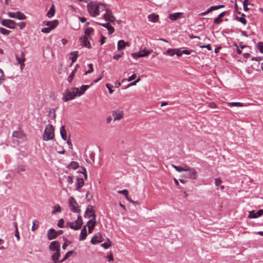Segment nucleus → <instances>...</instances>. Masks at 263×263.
Returning <instances> with one entry per match:
<instances>
[{
    "label": "nucleus",
    "mask_w": 263,
    "mask_h": 263,
    "mask_svg": "<svg viewBox=\"0 0 263 263\" xmlns=\"http://www.w3.org/2000/svg\"><path fill=\"white\" fill-rule=\"evenodd\" d=\"M171 166L179 173L185 172V174L184 176L185 178L191 180H196L197 179L198 176L197 171L194 168L191 167L185 163H183L180 165L172 164Z\"/></svg>",
    "instance_id": "f257e3e1"
},
{
    "label": "nucleus",
    "mask_w": 263,
    "mask_h": 263,
    "mask_svg": "<svg viewBox=\"0 0 263 263\" xmlns=\"http://www.w3.org/2000/svg\"><path fill=\"white\" fill-rule=\"evenodd\" d=\"M106 4L91 1L87 5V8L90 16L96 17L100 15L101 11H104Z\"/></svg>",
    "instance_id": "f03ea898"
},
{
    "label": "nucleus",
    "mask_w": 263,
    "mask_h": 263,
    "mask_svg": "<svg viewBox=\"0 0 263 263\" xmlns=\"http://www.w3.org/2000/svg\"><path fill=\"white\" fill-rule=\"evenodd\" d=\"M94 34V30L91 27H87L84 30V35L80 38L81 46L90 48L91 44L89 40H91L92 36Z\"/></svg>",
    "instance_id": "7ed1b4c3"
},
{
    "label": "nucleus",
    "mask_w": 263,
    "mask_h": 263,
    "mask_svg": "<svg viewBox=\"0 0 263 263\" xmlns=\"http://www.w3.org/2000/svg\"><path fill=\"white\" fill-rule=\"evenodd\" d=\"M78 88L77 87L67 89L63 95L62 100L64 102L74 99L77 95Z\"/></svg>",
    "instance_id": "20e7f679"
},
{
    "label": "nucleus",
    "mask_w": 263,
    "mask_h": 263,
    "mask_svg": "<svg viewBox=\"0 0 263 263\" xmlns=\"http://www.w3.org/2000/svg\"><path fill=\"white\" fill-rule=\"evenodd\" d=\"M54 130L53 126L51 124L47 125L44 131L43 139L47 141L54 139Z\"/></svg>",
    "instance_id": "39448f33"
},
{
    "label": "nucleus",
    "mask_w": 263,
    "mask_h": 263,
    "mask_svg": "<svg viewBox=\"0 0 263 263\" xmlns=\"http://www.w3.org/2000/svg\"><path fill=\"white\" fill-rule=\"evenodd\" d=\"M83 224V220L81 216H78L77 220L74 222H68L67 224L71 229L74 230L80 229Z\"/></svg>",
    "instance_id": "423d86ee"
},
{
    "label": "nucleus",
    "mask_w": 263,
    "mask_h": 263,
    "mask_svg": "<svg viewBox=\"0 0 263 263\" xmlns=\"http://www.w3.org/2000/svg\"><path fill=\"white\" fill-rule=\"evenodd\" d=\"M104 11H105V12L103 15V17L105 21L111 22L115 21V17L113 15L111 10L108 8L107 4L105 7Z\"/></svg>",
    "instance_id": "0eeeda50"
},
{
    "label": "nucleus",
    "mask_w": 263,
    "mask_h": 263,
    "mask_svg": "<svg viewBox=\"0 0 263 263\" xmlns=\"http://www.w3.org/2000/svg\"><path fill=\"white\" fill-rule=\"evenodd\" d=\"M68 204L70 209L73 212L78 213L80 211L78 204L75 199L71 197L68 200Z\"/></svg>",
    "instance_id": "6e6552de"
},
{
    "label": "nucleus",
    "mask_w": 263,
    "mask_h": 263,
    "mask_svg": "<svg viewBox=\"0 0 263 263\" xmlns=\"http://www.w3.org/2000/svg\"><path fill=\"white\" fill-rule=\"evenodd\" d=\"M1 24L3 26L11 29H14L15 28V24L16 23L12 20L10 19H3L1 21Z\"/></svg>",
    "instance_id": "1a4fd4ad"
},
{
    "label": "nucleus",
    "mask_w": 263,
    "mask_h": 263,
    "mask_svg": "<svg viewBox=\"0 0 263 263\" xmlns=\"http://www.w3.org/2000/svg\"><path fill=\"white\" fill-rule=\"evenodd\" d=\"M85 217L88 218H95L96 219V215L95 212L92 209V206H89L86 211Z\"/></svg>",
    "instance_id": "9d476101"
},
{
    "label": "nucleus",
    "mask_w": 263,
    "mask_h": 263,
    "mask_svg": "<svg viewBox=\"0 0 263 263\" xmlns=\"http://www.w3.org/2000/svg\"><path fill=\"white\" fill-rule=\"evenodd\" d=\"M49 248L51 251L54 252H60V244L58 241H52L49 245Z\"/></svg>",
    "instance_id": "9b49d317"
},
{
    "label": "nucleus",
    "mask_w": 263,
    "mask_h": 263,
    "mask_svg": "<svg viewBox=\"0 0 263 263\" xmlns=\"http://www.w3.org/2000/svg\"><path fill=\"white\" fill-rule=\"evenodd\" d=\"M44 24L45 26L53 30L58 26L59 21L57 20H54L52 21H45L44 22Z\"/></svg>",
    "instance_id": "f8f14e48"
},
{
    "label": "nucleus",
    "mask_w": 263,
    "mask_h": 263,
    "mask_svg": "<svg viewBox=\"0 0 263 263\" xmlns=\"http://www.w3.org/2000/svg\"><path fill=\"white\" fill-rule=\"evenodd\" d=\"M12 136L14 138H16L19 141L24 140L25 139V135L22 131H15L13 133Z\"/></svg>",
    "instance_id": "ddd939ff"
},
{
    "label": "nucleus",
    "mask_w": 263,
    "mask_h": 263,
    "mask_svg": "<svg viewBox=\"0 0 263 263\" xmlns=\"http://www.w3.org/2000/svg\"><path fill=\"white\" fill-rule=\"evenodd\" d=\"M123 111L121 110H115L112 112V116L114 117V121L121 120L123 118Z\"/></svg>",
    "instance_id": "4468645a"
},
{
    "label": "nucleus",
    "mask_w": 263,
    "mask_h": 263,
    "mask_svg": "<svg viewBox=\"0 0 263 263\" xmlns=\"http://www.w3.org/2000/svg\"><path fill=\"white\" fill-rule=\"evenodd\" d=\"M96 219H95V218H91L87 223V226L88 228V232L89 233H91L93 229H94V227H95L96 226Z\"/></svg>",
    "instance_id": "2eb2a0df"
},
{
    "label": "nucleus",
    "mask_w": 263,
    "mask_h": 263,
    "mask_svg": "<svg viewBox=\"0 0 263 263\" xmlns=\"http://www.w3.org/2000/svg\"><path fill=\"white\" fill-rule=\"evenodd\" d=\"M48 238L49 240L55 239L58 236V233L53 229H50L48 232Z\"/></svg>",
    "instance_id": "dca6fc26"
},
{
    "label": "nucleus",
    "mask_w": 263,
    "mask_h": 263,
    "mask_svg": "<svg viewBox=\"0 0 263 263\" xmlns=\"http://www.w3.org/2000/svg\"><path fill=\"white\" fill-rule=\"evenodd\" d=\"M102 237L100 233L95 235L91 239V243L96 245L102 241Z\"/></svg>",
    "instance_id": "f3484780"
},
{
    "label": "nucleus",
    "mask_w": 263,
    "mask_h": 263,
    "mask_svg": "<svg viewBox=\"0 0 263 263\" xmlns=\"http://www.w3.org/2000/svg\"><path fill=\"white\" fill-rule=\"evenodd\" d=\"M126 46H129L128 42H125L124 40H119L118 42L117 49L118 51L124 49Z\"/></svg>",
    "instance_id": "a211bd4d"
},
{
    "label": "nucleus",
    "mask_w": 263,
    "mask_h": 263,
    "mask_svg": "<svg viewBox=\"0 0 263 263\" xmlns=\"http://www.w3.org/2000/svg\"><path fill=\"white\" fill-rule=\"evenodd\" d=\"M182 14L183 13L181 12L171 13L168 15V17L172 21H175L179 18H181Z\"/></svg>",
    "instance_id": "6ab92c4d"
},
{
    "label": "nucleus",
    "mask_w": 263,
    "mask_h": 263,
    "mask_svg": "<svg viewBox=\"0 0 263 263\" xmlns=\"http://www.w3.org/2000/svg\"><path fill=\"white\" fill-rule=\"evenodd\" d=\"M99 25L106 28L109 34H112L115 31L114 28L112 27L108 23L99 24Z\"/></svg>",
    "instance_id": "aec40b11"
},
{
    "label": "nucleus",
    "mask_w": 263,
    "mask_h": 263,
    "mask_svg": "<svg viewBox=\"0 0 263 263\" xmlns=\"http://www.w3.org/2000/svg\"><path fill=\"white\" fill-rule=\"evenodd\" d=\"M87 236V230H86V226H85L82 229L80 235V240L82 241L84 240Z\"/></svg>",
    "instance_id": "412c9836"
},
{
    "label": "nucleus",
    "mask_w": 263,
    "mask_h": 263,
    "mask_svg": "<svg viewBox=\"0 0 263 263\" xmlns=\"http://www.w3.org/2000/svg\"><path fill=\"white\" fill-rule=\"evenodd\" d=\"M88 88H89V85H87L81 86V87L80 88V89L78 88L77 95H78V96H82L85 92V91L87 90V89Z\"/></svg>",
    "instance_id": "4be33fe9"
},
{
    "label": "nucleus",
    "mask_w": 263,
    "mask_h": 263,
    "mask_svg": "<svg viewBox=\"0 0 263 263\" xmlns=\"http://www.w3.org/2000/svg\"><path fill=\"white\" fill-rule=\"evenodd\" d=\"M148 18L149 21L153 23H156L159 20V15L153 13L148 15Z\"/></svg>",
    "instance_id": "5701e85b"
},
{
    "label": "nucleus",
    "mask_w": 263,
    "mask_h": 263,
    "mask_svg": "<svg viewBox=\"0 0 263 263\" xmlns=\"http://www.w3.org/2000/svg\"><path fill=\"white\" fill-rule=\"evenodd\" d=\"M228 105L229 107H233V106H236V107H243V106H247V105L246 104H243L241 102H229L228 103Z\"/></svg>",
    "instance_id": "b1692460"
},
{
    "label": "nucleus",
    "mask_w": 263,
    "mask_h": 263,
    "mask_svg": "<svg viewBox=\"0 0 263 263\" xmlns=\"http://www.w3.org/2000/svg\"><path fill=\"white\" fill-rule=\"evenodd\" d=\"M79 166V163L76 161H72L70 162V163L68 165V168L69 169H72V170H76L77 169Z\"/></svg>",
    "instance_id": "393cba45"
},
{
    "label": "nucleus",
    "mask_w": 263,
    "mask_h": 263,
    "mask_svg": "<svg viewBox=\"0 0 263 263\" xmlns=\"http://www.w3.org/2000/svg\"><path fill=\"white\" fill-rule=\"evenodd\" d=\"M55 14V7L53 4L51 6L50 9L47 13V16L49 17H52Z\"/></svg>",
    "instance_id": "a878e982"
},
{
    "label": "nucleus",
    "mask_w": 263,
    "mask_h": 263,
    "mask_svg": "<svg viewBox=\"0 0 263 263\" xmlns=\"http://www.w3.org/2000/svg\"><path fill=\"white\" fill-rule=\"evenodd\" d=\"M70 59L71 60L72 63H73L75 62L77 59L78 56V51H74L71 52L70 53Z\"/></svg>",
    "instance_id": "bb28decb"
},
{
    "label": "nucleus",
    "mask_w": 263,
    "mask_h": 263,
    "mask_svg": "<svg viewBox=\"0 0 263 263\" xmlns=\"http://www.w3.org/2000/svg\"><path fill=\"white\" fill-rule=\"evenodd\" d=\"M60 134L62 138V139L64 140H67V136H66V131L65 130V127L64 126H62L60 128Z\"/></svg>",
    "instance_id": "cd10ccee"
},
{
    "label": "nucleus",
    "mask_w": 263,
    "mask_h": 263,
    "mask_svg": "<svg viewBox=\"0 0 263 263\" xmlns=\"http://www.w3.org/2000/svg\"><path fill=\"white\" fill-rule=\"evenodd\" d=\"M16 59L18 64L24 63V62L25 61V59L23 52H21L20 57H18V56L16 55Z\"/></svg>",
    "instance_id": "c85d7f7f"
},
{
    "label": "nucleus",
    "mask_w": 263,
    "mask_h": 263,
    "mask_svg": "<svg viewBox=\"0 0 263 263\" xmlns=\"http://www.w3.org/2000/svg\"><path fill=\"white\" fill-rule=\"evenodd\" d=\"M60 256V252H55V253L52 255V259L54 263H58V260Z\"/></svg>",
    "instance_id": "c756f323"
},
{
    "label": "nucleus",
    "mask_w": 263,
    "mask_h": 263,
    "mask_svg": "<svg viewBox=\"0 0 263 263\" xmlns=\"http://www.w3.org/2000/svg\"><path fill=\"white\" fill-rule=\"evenodd\" d=\"M16 18L20 20H23L26 18V16L24 13L18 11L16 12Z\"/></svg>",
    "instance_id": "7c9ffc66"
},
{
    "label": "nucleus",
    "mask_w": 263,
    "mask_h": 263,
    "mask_svg": "<svg viewBox=\"0 0 263 263\" xmlns=\"http://www.w3.org/2000/svg\"><path fill=\"white\" fill-rule=\"evenodd\" d=\"M61 212V207L60 205L57 204L54 206L53 210L52 212L53 214H56L57 213H60Z\"/></svg>",
    "instance_id": "2f4dec72"
},
{
    "label": "nucleus",
    "mask_w": 263,
    "mask_h": 263,
    "mask_svg": "<svg viewBox=\"0 0 263 263\" xmlns=\"http://www.w3.org/2000/svg\"><path fill=\"white\" fill-rule=\"evenodd\" d=\"M11 33V31L7 30L3 27H0V33L4 35H8Z\"/></svg>",
    "instance_id": "473e14b6"
},
{
    "label": "nucleus",
    "mask_w": 263,
    "mask_h": 263,
    "mask_svg": "<svg viewBox=\"0 0 263 263\" xmlns=\"http://www.w3.org/2000/svg\"><path fill=\"white\" fill-rule=\"evenodd\" d=\"M76 68H74V69L71 72L70 74L68 76V77L67 78V80L69 83L71 82V81L73 78V77L74 76V74L76 73Z\"/></svg>",
    "instance_id": "72a5a7b5"
},
{
    "label": "nucleus",
    "mask_w": 263,
    "mask_h": 263,
    "mask_svg": "<svg viewBox=\"0 0 263 263\" xmlns=\"http://www.w3.org/2000/svg\"><path fill=\"white\" fill-rule=\"evenodd\" d=\"M151 51L147 50L146 49V48H144L143 50L140 51L141 55H143L142 56V57H144L148 55L149 53H151Z\"/></svg>",
    "instance_id": "f704fd0d"
},
{
    "label": "nucleus",
    "mask_w": 263,
    "mask_h": 263,
    "mask_svg": "<svg viewBox=\"0 0 263 263\" xmlns=\"http://www.w3.org/2000/svg\"><path fill=\"white\" fill-rule=\"evenodd\" d=\"M39 221L37 220H35L32 222V226L31 228L32 231H35L38 228Z\"/></svg>",
    "instance_id": "c9c22d12"
},
{
    "label": "nucleus",
    "mask_w": 263,
    "mask_h": 263,
    "mask_svg": "<svg viewBox=\"0 0 263 263\" xmlns=\"http://www.w3.org/2000/svg\"><path fill=\"white\" fill-rule=\"evenodd\" d=\"M73 253V251H69L68 252H67L65 256L64 257V258L61 260V262H64V261H65L66 259H67L69 256Z\"/></svg>",
    "instance_id": "e433bc0d"
},
{
    "label": "nucleus",
    "mask_w": 263,
    "mask_h": 263,
    "mask_svg": "<svg viewBox=\"0 0 263 263\" xmlns=\"http://www.w3.org/2000/svg\"><path fill=\"white\" fill-rule=\"evenodd\" d=\"M5 80V76L3 71L0 68V85Z\"/></svg>",
    "instance_id": "4c0bfd02"
},
{
    "label": "nucleus",
    "mask_w": 263,
    "mask_h": 263,
    "mask_svg": "<svg viewBox=\"0 0 263 263\" xmlns=\"http://www.w3.org/2000/svg\"><path fill=\"white\" fill-rule=\"evenodd\" d=\"M175 50L174 49L169 48L166 50V54L172 57L175 54Z\"/></svg>",
    "instance_id": "58836bf2"
},
{
    "label": "nucleus",
    "mask_w": 263,
    "mask_h": 263,
    "mask_svg": "<svg viewBox=\"0 0 263 263\" xmlns=\"http://www.w3.org/2000/svg\"><path fill=\"white\" fill-rule=\"evenodd\" d=\"M142 55H141L140 51L138 52L132 53L131 54V56L135 59H137L139 58H141Z\"/></svg>",
    "instance_id": "ea45409f"
},
{
    "label": "nucleus",
    "mask_w": 263,
    "mask_h": 263,
    "mask_svg": "<svg viewBox=\"0 0 263 263\" xmlns=\"http://www.w3.org/2000/svg\"><path fill=\"white\" fill-rule=\"evenodd\" d=\"M118 193L124 195L125 196L126 199L127 200H129V198L128 196V191L126 190L119 191H118Z\"/></svg>",
    "instance_id": "a19ab883"
},
{
    "label": "nucleus",
    "mask_w": 263,
    "mask_h": 263,
    "mask_svg": "<svg viewBox=\"0 0 263 263\" xmlns=\"http://www.w3.org/2000/svg\"><path fill=\"white\" fill-rule=\"evenodd\" d=\"M14 227H15V236L16 237L17 240H19L20 239V237L19 233H18V229H17V223H14Z\"/></svg>",
    "instance_id": "79ce46f5"
},
{
    "label": "nucleus",
    "mask_w": 263,
    "mask_h": 263,
    "mask_svg": "<svg viewBox=\"0 0 263 263\" xmlns=\"http://www.w3.org/2000/svg\"><path fill=\"white\" fill-rule=\"evenodd\" d=\"M248 217L249 218H256V213L254 212V211H252L249 212Z\"/></svg>",
    "instance_id": "37998d69"
},
{
    "label": "nucleus",
    "mask_w": 263,
    "mask_h": 263,
    "mask_svg": "<svg viewBox=\"0 0 263 263\" xmlns=\"http://www.w3.org/2000/svg\"><path fill=\"white\" fill-rule=\"evenodd\" d=\"M241 17H240V18H239V21L240 22H241L242 24H243V25H246L247 24V21L246 20V18H245V15L244 14H242L241 15Z\"/></svg>",
    "instance_id": "c03bdc74"
},
{
    "label": "nucleus",
    "mask_w": 263,
    "mask_h": 263,
    "mask_svg": "<svg viewBox=\"0 0 263 263\" xmlns=\"http://www.w3.org/2000/svg\"><path fill=\"white\" fill-rule=\"evenodd\" d=\"M257 48L259 51L263 53V42H260L257 44Z\"/></svg>",
    "instance_id": "a18cd8bd"
},
{
    "label": "nucleus",
    "mask_w": 263,
    "mask_h": 263,
    "mask_svg": "<svg viewBox=\"0 0 263 263\" xmlns=\"http://www.w3.org/2000/svg\"><path fill=\"white\" fill-rule=\"evenodd\" d=\"M88 66L89 67V69L87 71H86L85 72V74L86 75L88 73H91L92 71H93V65L92 64H88Z\"/></svg>",
    "instance_id": "49530a36"
},
{
    "label": "nucleus",
    "mask_w": 263,
    "mask_h": 263,
    "mask_svg": "<svg viewBox=\"0 0 263 263\" xmlns=\"http://www.w3.org/2000/svg\"><path fill=\"white\" fill-rule=\"evenodd\" d=\"M51 30H52V29H50V28L46 27V28H42V30H41V31L43 33H49Z\"/></svg>",
    "instance_id": "de8ad7c7"
},
{
    "label": "nucleus",
    "mask_w": 263,
    "mask_h": 263,
    "mask_svg": "<svg viewBox=\"0 0 263 263\" xmlns=\"http://www.w3.org/2000/svg\"><path fill=\"white\" fill-rule=\"evenodd\" d=\"M111 243L110 241H109V242H105V243L102 244V246L106 249H107L108 248H109L110 247H111Z\"/></svg>",
    "instance_id": "09e8293b"
},
{
    "label": "nucleus",
    "mask_w": 263,
    "mask_h": 263,
    "mask_svg": "<svg viewBox=\"0 0 263 263\" xmlns=\"http://www.w3.org/2000/svg\"><path fill=\"white\" fill-rule=\"evenodd\" d=\"M248 0H244L243 2V9L245 11H247L249 10L248 8Z\"/></svg>",
    "instance_id": "8fccbe9b"
},
{
    "label": "nucleus",
    "mask_w": 263,
    "mask_h": 263,
    "mask_svg": "<svg viewBox=\"0 0 263 263\" xmlns=\"http://www.w3.org/2000/svg\"><path fill=\"white\" fill-rule=\"evenodd\" d=\"M64 220L63 219H61L59 220L58 223V226L59 228H63L64 225Z\"/></svg>",
    "instance_id": "3c124183"
},
{
    "label": "nucleus",
    "mask_w": 263,
    "mask_h": 263,
    "mask_svg": "<svg viewBox=\"0 0 263 263\" xmlns=\"http://www.w3.org/2000/svg\"><path fill=\"white\" fill-rule=\"evenodd\" d=\"M16 24L19 26L20 29H23L26 26V23L25 22H20Z\"/></svg>",
    "instance_id": "603ef678"
},
{
    "label": "nucleus",
    "mask_w": 263,
    "mask_h": 263,
    "mask_svg": "<svg viewBox=\"0 0 263 263\" xmlns=\"http://www.w3.org/2000/svg\"><path fill=\"white\" fill-rule=\"evenodd\" d=\"M123 55V53L116 54L114 55L113 58L116 60H118L120 58H121Z\"/></svg>",
    "instance_id": "864d4df0"
},
{
    "label": "nucleus",
    "mask_w": 263,
    "mask_h": 263,
    "mask_svg": "<svg viewBox=\"0 0 263 263\" xmlns=\"http://www.w3.org/2000/svg\"><path fill=\"white\" fill-rule=\"evenodd\" d=\"M222 182H215V185L217 187L220 186L221 190H223L224 188V185L221 184Z\"/></svg>",
    "instance_id": "5fc2aeb1"
},
{
    "label": "nucleus",
    "mask_w": 263,
    "mask_h": 263,
    "mask_svg": "<svg viewBox=\"0 0 263 263\" xmlns=\"http://www.w3.org/2000/svg\"><path fill=\"white\" fill-rule=\"evenodd\" d=\"M140 81V78H138L136 80H135V81L129 83L128 85V86L127 87H130V86H134V85H136V84L139 82V81Z\"/></svg>",
    "instance_id": "6e6d98bb"
},
{
    "label": "nucleus",
    "mask_w": 263,
    "mask_h": 263,
    "mask_svg": "<svg viewBox=\"0 0 263 263\" xmlns=\"http://www.w3.org/2000/svg\"><path fill=\"white\" fill-rule=\"evenodd\" d=\"M106 87L107 88V89L109 90V92L110 94H111L114 92V90L112 89V86L111 85L106 84Z\"/></svg>",
    "instance_id": "4d7b16f0"
},
{
    "label": "nucleus",
    "mask_w": 263,
    "mask_h": 263,
    "mask_svg": "<svg viewBox=\"0 0 263 263\" xmlns=\"http://www.w3.org/2000/svg\"><path fill=\"white\" fill-rule=\"evenodd\" d=\"M175 50V54H176L178 57H180L182 54V50H180L179 49H174Z\"/></svg>",
    "instance_id": "13d9d810"
},
{
    "label": "nucleus",
    "mask_w": 263,
    "mask_h": 263,
    "mask_svg": "<svg viewBox=\"0 0 263 263\" xmlns=\"http://www.w3.org/2000/svg\"><path fill=\"white\" fill-rule=\"evenodd\" d=\"M84 182H77V189L79 190L84 185Z\"/></svg>",
    "instance_id": "bf43d9fd"
},
{
    "label": "nucleus",
    "mask_w": 263,
    "mask_h": 263,
    "mask_svg": "<svg viewBox=\"0 0 263 263\" xmlns=\"http://www.w3.org/2000/svg\"><path fill=\"white\" fill-rule=\"evenodd\" d=\"M136 77H137V75H136V74L134 73V74H133L131 76H130V77L128 78L127 81H128V82L132 81H133V80H134L135 79H136Z\"/></svg>",
    "instance_id": "052dcab7"
},
{
    "label": "nucleus",
    "mask_w": 263,
    "mask_h": 263,
    "mask_svg": "<svg viewBox=\"0 0 263 263\" xmlns=\"http://www.w3.org/2000/svg\"><path fill=\"white\" fill-rule=\"evenodd\" d=\"M8 15L11 18H16V12H9Z\"/></svg>",
    "instance_id": "680f3d73"
},
{
    "label": "nucleus",
    "mask_w": 263,
    "mask_h": 263,
    "mask_svg": "<svg viewBox=\"0 0 263 263\" xmlns=\"http://www.w3.org/2000/svg\"><path fill=\"white\" fill-rule=\"evenodd\" d=\"M256 213L257 218L260 217L263 215V209L259 210Z\"/></svg>",
    "instance_id": "e2e57ef3"
},
{
    "label": "nucleus",
    "mask_w": 263,
    "mask_h": 263,
    "mask_svg": "<svg viewBox=\"0 0 263 263\" xmlns=\"http://www.w3.org/2000/svg\"><path fill=\"white\" fill-rule=\"evenodd\" d=\"M221 22H222V20L220 18V17H216L214 20V23L215 24H219Z\"/></svg>",
    "instance_id": "0e129e2a"
},
{
    "label": "nucleus",
    "mask_w": 263,
    "mask_h": 263,
    "mask_svg": "<svg viewBox=\"0 0 263 263\" xmlns=\"http://www.w3.org/2000/svg\"><path fill=\"white\" fill-rule=\"evenodd\" d=\"M209 11H210V12H211L213 11L218 10V6H211L210 8H209Z\"/></svg>",
    "instance_id": "69168bd1"
},
{
    "label": "nucleus",
    "mask_w": 263,
    "mask_h": 263,
    "mask_svg": "<svg viewBox=\"0 0 263 263\" xmlns=\"http://www.w3.org/2000/svg\"><path fill=\"white\" fill-rule=\"evenodd\" d=\"M199 46L201 48H206L208 50H211L212 49L210 44L206 45H199Z\"/></svg>",
    "instance_id": "338daca9"
},
{
    "label": "nucleus",
    "mask_w": 263,
    "mask_h": 263,
    "mask_svg": "<svg viewBox=\"0 0 263 263\" xmlns=\"http://www.w3.org/2000/svg\"><path fill=\"white\" fill-rule=\"evenodd\" d=\"M49 114L50 116H52L53 118H55V111L54 109H50L49 111Z\"/></svg>",
    "instance_id": "774afa93"
}]
</instances>
